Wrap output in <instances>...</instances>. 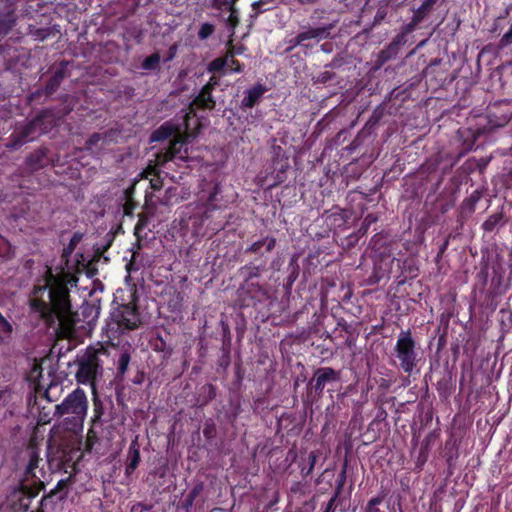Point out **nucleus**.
I'll use <instances>...</instances> for the list:
<instances>
[{
  "mask_svg": "<svg viewBox=\"0 0 512 512\" xmlns=\"http://www.w3.org/2000/svg\"><path fill=\"white\" fill-rule=\"evenodd\" d=\"M73 279L70 274H54L52 268L47 267L28 296L30 313L61 338L70 336L76 325L77 314L72 309L68 287Z\"/></svg>",
  "mask_w": 512,
  "mask_h": 512,
  "instance_id": "f257e3e1",
  "label": "nucleus"
},
{
  "mask_svg": "<svg viewBox=\"0 0 512 512\" xmlns=\"http://www.w3.org/2000/svg\"><path fill=\"white\" fill-rule=\"evenodd\" d=\"M222 190L219 183L207 184L202 189L198 202L187 207L185 218L181 222L191 229L194 236H205L208 232L216 234L230 222L231 214L222 202Z\"/></svg>",
  "mask_w": 512,
  "mask_h": 512,
  "instance_id": "f03ea898",
  "label": "nucleus"
},
{
  "mask_svg": "<svg viewBox=\"0 0 512 512\" xmlns=\"http://www.w3.org/2000/svg\"><path fill=\"white\" fill-rule=\"evenodd\" d=\"M88 410V399L85 391L81 388L74 389L60 404L55 406V417H65L66 428L76 431L83 427Z\"/></svg>",
  "mask_w": 512,
  "mask_h": 512,
  "instance_id": "7ed1b4c3",
  "label": "nucleus"
},
{
  "mask_svg": "<svg viewBox=\"0 0 512 512\" xmlns=\"http://www.w3.org/2000/svg\"><path fill=\"white\" fill-rule=\"evenodd\" d=\"M140 324L141 318L137 305L123 304L111 312L103 332L110 341L119 340L121 335L138 328Z\"/></svg>",
  "mask_w": 512,
  "mask_h": 512,
  "instance_id": "20e7f679",
  "label": "nucleus"
},
{
  "mask_svg": "<svg viewBox=\"0 0 512 512\" xmlns=\"http://www.w3.org/2000/svg\"><path fill=\"white\" fill-rule=\"evenodd\" d=\"M394 355L398 359V367L407 374H411L418 363L416 341L410 329L399 333L394 346Z\"/></svg>",
  "mask_w": 512,
  "mask_h": 512,
  "instance_id": "39448f33",
  "label": "nucleus"
},
{
  "mask_svg": "<svg viewBox=\"0 0 512 512\" xmlns=\"http://www.w3.org/2000/svg\"><path fill=\"white\" fill-rule=\"evenodd\" d=\"M78 369L76 372V380L80 384H89L92 391L95 392V381L102 374V363L98 355V351L88 348L83 355L78 358Z\"/></svg>",
  "mask_w": 512,
  "mask_h": 512,
  "instance_id": "423d86ee",
  "label": "nucleus"
},
{
  "mask_svg": "<svg viewBox=\"0 0 512 512\" xmlns=\"http://www.w3.org/2000/svg\"><path fill=\"white\" fill-rule=\"evenodd\" d=\"M69 65L70 61L67 60H61L59 63L52 65L49 69L50 75L44 86L31 92L27 97L28 102H37L42 96L50 98L59 89L63 80L70 76Z\"/></svg>",
  "mask_w": 512,
  "mask_h": 512,
  "instance_id": "0eeeda50",
  "label": "nucleus"
},
{
  "mask_svg": "<svg viewBox=\"0 0 512 512\" xmlns=\"http://www.w3.org/2000/svg\"><path fill=\"white\" fill-rule=\"evenodd\" d=\"M494 117L496 118L495 120L492 118L491 114L489 115V121H488L489 129H487V127L484 126L483 128H480V127H477L475 129L464 128V129L458 130V135H459L460 139L462 140V150L460 152V155H464V154L468 153L469 151H471L474 148L475 143H476L477 139L480 137V135L485 133L487 130H491V129L497 128V127H503L510 120V115H508V114H502L499 117H496V116H494Z\"/></svg>",
  "mask_w": 512,
  "mask_h": 512,
  "instance_id": "6e6552de",
  "label": "nucleus"
},
{
  "mask_svg": "<svg viewBox=\"0 0 512 512\" xmlns=\"http://www.w3.org/2000/svg\"><path fill=\"white\" fill-rule=\"evenodd\" d=\"M340 380V370H335L332 367H319L314 371L313 377L307 384V394L314 392L317 397H322L327 385L338 383Z\"/></svg>",
  "mask_w": 512,
  "mask_h": 512,
  "instance_id": "1a4fd4ad",
  "label": "nucleus"
},
{
  "mask_svg": "<svg viewBox=\"0 0 512 512\" xmlns=\"http://www.w3.org/2000/svg\"><path fill=\"white\" fill-rule=\"evenodd\" d=\"M189 115H185V132L178 134L174 137L167 147L168 153L173 155L175 161L186 162L189 159V148L188 145L192 139L197 136L196 132H189L188 125Z\"/></svg>",
  "mask_w": 512,
  "mask_h": 512,
  "instance_id": "9d476101",
  "label": "nucleus"
},
{
  "mask_svg": "<svg viewBox=\"0 0 512 512\" xmlns=\"http://www.w3.org/2000/svg\"><path fill=\"white\" fill-rule=\"evenodd\" d=\"M41 117H34L28 123H26L20 130L13 132L8 138V142L6 143V147L11 150H16L20 148L23 144L36 139L39 135H41L38 130L37 123L40 121Z\"/></svg>",
  "mask_w": 512,
  "mask_h": 512,
  "instance_id": "9b49d317",
  "label": "nucleus"
},
{
  "mask_svg": "<svg viewBox=\"0 0 512 512\" xmlns=\"http://www.w3.org/2000/svg\"><path fill=\"white\" fill-rule=\"evenodd\" d=\"M334 24L330 23L319 27H308L306 30L299 32L301 40V48L304 50L313 49L321 40L330 36Z\"/></svg>",
  "mask_w": 512,
  "mask_h": 512,
  "instance_id": "f8f14e48",
  "label": "nucleus"
},
{
  "mask_svg": "<svg viewBox=\"0 0 512 512\" xmlns=\"http://www.w3.org/2000/svg\"><path fill=\"white\" fill-rule=\"evenodd\" d=\"M373 259V271L369 276L368 283L370 285L378 284L384 278H390L391 272H394L397 260L394 256L375 257Z\"/></svg>",
  "mask_w": 512,
  "mask_h": 512,
  "instance_id": "ddd939ff",
  "label": "nucleus"
},
{
  "mask_svg": "<svg viewBox=\"0 0 512 512\" xmlns=\"http://www.w3.org/2000/svg\"><path fill=\"white\" fill-rule=\"evenodd\" d=\"M396 243L390 238L387 233L380 232L375 234L369 243L371 248V257H390L393 256V250Z\"/></svg>",
  "mask_w": 512,
  "mask_h": 512,
  "instance_id": "4468645a",
  "label": "nucleus"
},
{
  "mask_svg": "<svg viewBox=\"0 0 512 512\" xmlns=\"http://www.w3.org/2000/svg\"><path fill=\"white\" fill-rule=\"evenodd\" d=\"M239 296H247L252 300L262 302L269 297V291L265 284L259 280H243L238 288Z\"/></svg>",
  "mask_w": 512,
  "mask_h": 512,
  "instance_id": "2eb2a0df",
  "label": "nucleus"
},
{
  "mask_svg": "<svg viewBox=\"0 0 512 512\" xmlns=\"http://www.w3.org/2000/svg\"><path fill=\"white\" fill-rule=\"evenodd\" d=\"M267 259L255 257L250 263L240 267L239 274L243 280H259L261 274L267 270Z\"/></svg>",
  "mask_w": 512,
  "mask_h": 512,
  "instance_id": "dca6fc26",
  "label": "nucleus"
},
{
  "mask_svg": "<svg viewBox=\"0 0 512 512\" xmlns=\"http://www.w3.org/2000/svg\"><path fill=\"white\" fill-rule=\"evenodd\" d=\"M276 244V238L267 235L247 246L244 250V253L267 259L266 253H270L276 247Z\"/></svg>",
  "mask_w": 512,
  "mask_h": 512,
  "instance_id": "f3484780",
  "label": "nucleus"
},
{
  "mask_svg": "<svg viewBox=\"0 0 512 512\" xmlns=\"http://www.w3.org/2000/svg\"><path fill=\"white\" fill-rule=\"evenodd\" d=\"M113 131H107L104 133H93L85 142L84 150L90 154H99L103 151L104 145L112 141Z\"/></svg>",
  "mask_w": 512,
  "mask_h": 512,
  "instance_id": "a211bd4d",
  "label": "nucleus"
},
{
  "mask_svg": "<svg viewBox=\"0 0 512 512\" xmlns=\"http://www.w3.org/2000/svg\"><path fill=\"white\" fill-rule=\"evenodd\" d=\"M349 219V211L336 208L329 215H327L325 222L327 227L336 233L337 231H341L347 227Z\"/></svg>",
  "mask_w": 512,
  "mask_h": 512,
  "instance_id": "6ab92c4d",
  "label": "nucleus"
},
{
  "mask_svg": "<svg viewBox=\"0 0 512 512\" xmlns=\"http://www.w3.org/2000/svg\"><path fill=\"white\" fill-rule=\"evenodd\" d=\"M71 483V477H67L65 479H60L55 488L52 489L47 495H44L40 501V507L36 512H44L43 507L47 505L48 502L52 501L54 498L58 500H62L66 496V491L68 486Z\"/></svg>",
  "mask_w": 512,
  "mask_h": 512,
  "instance_id": "aec40b11",
  "label": "nucleus"
},
{
  "mask_svg": "<svg viewBox=\"0 0 512 512\" xmlns=\"http://www.w3.org/2000/svg\"><path fill=\"white\" fill-rule=\"evenodd\" d=\"M266 92L267 88L263 84L258 83L254 85L252 88L245 91V95L241 100L240 107L242 109L253 108L260 102Z\"/></svg>",
  "mask_w": 512,
  "mask_h": 512,
  "instance_id": "412c9836",
  "label": "nucleus"
},
{
  "mask_svg": "<svg viewBox=\"0 0 512 512\" xmlns=\"http://www.w3.org/2000/svg\"><path fill=\"white\" fill-rule=\"evenodd\" d=\"M438 0H424L422 4L414 11L411 21L407 23V30H416L417 26L422 23L432 12L434 5Z\"/></svg>",
  "mask_w": 512,
  "mask_h": 512,
  "instance_id": "4be33fe9",
  "label": "nucleus"
},
{
  "mask_svg": "<svg viewBox=\"0 0 512 512\" xmlns=\"http://www.w3.org/2000/svg\"><path fill=\"white\" fill-rule=\"evenodd\" d=\"M191 106H195L199 110H214L216 100L213 91L203 86L193 99Z\"/></svg>",
  "mask_w": 512,
  "mask_h": 512,
  "instance_id": "5701e85b",
  "label": "nucleus"
},
{
  "mask_svg": "<svg viewBox=\"0 0 512 512\" xmlns=\"http://www.w3.org/2000/svg\"><path fill=\"white\" fill-rule=\"evenodd\" d=\"M178 134H183L180 131V128L178 125L172 123V122H164L162 125H160L156 130H154L150 136L151 142H160L164 141L166 139H169L170 137L174 136L176 137Z\"/></svg>",
  "mask_w": 512,
  "mask_h": 512,
  "instance_id": "b1692460",
  "label": "nucleus"
},
{
  "mask_svg": "<svg viewBox=\"0 0 512 512\" xmlns=\"http://www.w3.org/2000/svg\"><path fill=\"white\" fill-rule=\"evenodd\" d=\"M141 461L140 446L137 438L134 439L128 448L127 462L125 467V476L130 477L137 469Z\"/></svg>",
  "mask_w": 512,
  "mask_h": 512,
  "instance_id": "393cba45",
  "label": "nucleus"
},
{
  "mask_svg": "<svg viewBox=\"0 0 512 512\" xmlns=\"http://www.w3.org/2000/svg\"><path fill=\"white\" fill-rule=\"evenodd\" d=\"M217 396V387L211 383L204 384L196 397V404L199 407L207 406Z\"/></svg>",
  "mask_w": 512,
  "mask_h": 512,
  "instance_id": "a878e982",
  "label": "nucleus"
},
{
  "mask_svg": "<svg viewBox=\"0 0 512 512\" xmlns=\"http://www.w3.org/2000/svg\"><path fill=\"white\" fill-rule=\"evenodd\" d=\"M37 123L38 130L41 134L48 133L55 125V113L53 109L46 108L41 110L35 117H41Z\"/></svg>",
  "mask_w": 512,
  "mask_h": 512,
  "instance_id": "bb28decb",
  "label": "nucleus"
},
{
  "mask_svg": "<svg viewBox=\"0 0 512 512\" xmlns=\"http://www.w3.org/2000/svg\"><path fill=\"white\" fill-rule=\"evenodd\" d=\"M377 220H378V217H377L376 214H373V213L367 214L365 216V218L363 219L362 224H361L358 232L357 233H352V234H350L347 237L348 245L349 246L355 245L358 242L359 238L364 236L367 233L369 227L373 223L377 222Z\"/></svg>",
  "mask_w": 512,
  "mask_h": 512,
  "instance_id": "cd10ccee",
  "label": "nucleus"
},
{
  "mask_svg": "<svg viewBox=\"0 0 512 512\" xmlns=\"http://www.w3.org/2000/svg\"><path fill=\"white\" fill-rule=\"evenodd\" d=\"M59 33V30L55 27H36L29 25L28 35H30L36 41H44L51 37H55Z\"/></svg>",
  "mask_w": 512,
  "mask_h": 512,
  "instance_id": "c85d7f7f",
  "label": "nucleus"
},
{
  "mask_svg": "<svg viewBox=\"0 0 512 512\" xmlns=\"http://www.w3.org/2000/svg\"><path fill=\"white\" fill-rule=\"evenodd\" d=\"M287 270H288V275L285 279L283 287L287 293H290L293 284L295 283V281L297 280V278L299 276V271H300V268L298 265V259L296 256L291 257V259L288 263Z\"/></svg>",
  "mask_w": 512,
  "mask_h": 512,
  "instance_id": "c756f323",
  "label": "nucleus"
},
{
  "mask_svg": "<svg viewBox=\"0 0 512 512\" xmlns=\"http://www.w3.org/2000/svg\"><path fill=\"white\" fill-rule=\"evenodd\" d=\"M47 157L46 149H38L31 153L26 158V165L32 171H36L45 166V159Z\"/></svg>",
  "mask_w": 512,
  "mask_h": 512,
  "instance_id": "7c9ffc66",
  "label": "nucleus"
},
{
  "mask_svg": "<svg viewBox=\"0 0 512 512\" xmlns=\"http://www.w3.org/2000/svg\"><path fill=\"white\" fill-rule=\"evenodd\" d=\"M32 482L33 484H39L41 487H43V482H41L40 478L36 475V472L35 470H29V466H26L25 468V471H24V477L23 479L21 480V488L22 489H28V496H27V500H31L32 498H34L36 495H37V491L34 492L32 491L31 489H29L27 487V485L24 483V482Z\"/></svg>",
  "mask_w": 512,
  "mask_h": 512,
  "instance_id": "2f4dec72",
  "label": "nucleus"
},
{
  "mask_svg": "<svg viewBox=\"0 0 512 512\" xmlns=\"http://www.w3.org/2000/svg\"><path fill=\"white\" fill-rule=\"evenodd\" d=\"M135 186L131 185L124 190L123 193V214L125 216H133V212L137 207V203L134 200Z\"/></svg>",
  "mask_w": 512,
  "mask_h": 512,
  "instance_id": "473e14b6",
  "label": "nucleus"
},
{
  "mask_svg": "<svg viewBox=\"0 0 512 512\" xmlns=\"http://www.w3.org/2000/svg\"><path fill=\"white\" fill-rule=\"evenodd\" d=\"M396 266L404 268V275H406L407 280L413 279L417 277L418 275V268L415 266L413 259L405 258L401 259L399 258L397 260Z\"/></svg>",
  "mask_w": 512,
  "mask_h": 512,
  "instance_id": "72a5a7b5",
  "label": "nucleus"
},
{
  "mask_svg": "<svg viewBox=\"0 0 512 512\" xmlns=\"http://www.w3.org/2000/svg\"><path fill=\"white\" fill-rule=\"evenodd\" d=\"M348 461L344 460L341 471L337 475L336 486L333 495L340 497L347 480Z\"/></svg>",
  "mask_w": 512,
  "mask_h": 512,
  "instance_id": "f704fd0d",
  "label": "nucleus"
},
{
  "mask_svg": "<svg viewBox=\"0 0 512 512\" xmlns=\"http://www.w3.org/2000/svg\"><path fill=\"white\" fill-rule=\"evenodd\" d=\"M399 51L400 50H398L395 46L389 43L388 46H386L379 52L378 62L382 65L391 59H395L398 56Z\"/></svg>",
  "mask_w": 512,
  "mask_h": 512,
  "instance_id": "c9c22d12",
  "label": "nucleus"
},
{
  "mask_svg": "<svg viewBox=\"0 0 512 512\" xmlns=\"http://www.w3.org/2000/svg\"><path fill=\"white\" fill-rule=\"evenodd\" d=\"M480 199L481 193L478 190H475L463 200L461 207L464 211L473 213L475 211L476 204Z\"/></svg>",
  "mask_w": 512,
  "mask_h": 512,
  "instance_id": "e433bc0d",
  "label": "nucleus"
},
{
  "mask_svg": "<svg viewBox=\"0 0 512 512\" xmlns=\"http://www.w3.org/2000/svg\"><path fill=\"white\" fill-rule=\"evenodd\" d=\"M160 54L155 52L149 56H147L141 63V68L146 71H153L159 69L160 64Z\"/></svg>",
  "mask_w": 512,
  "mask_h": 512,
  "instance_id": "4c0bfd02",
  "label": "nucleus"
},
{
  "mask_svg": "<svg viewBox=\"0 0 512 512\" xmlns=\"http://www.w3.org/2000/svg\"><path fill=\"white\" fill-rule=\"evenodd\" d=\"M230 409L226 413V419L230 424H234L242 412L241 403L239 400H231L229 402Z\"/></svg>",
  "mask_w": 512,
  "mask_h": 512,
  "instance_id": "58836bf2",
  "label": "nucleus"
},
{
  "mask_svg": "<svg viewBox=\"0 0 512 512\" xmlns=\"http://www.w3.org/2000/svg\"><path fill=\"white\" fill-rule=\"evenodd\" d=\"M131 360L130 353L124 351L120 354L117 361V377H123L128 370V366Z\"/></svg>",
  "mask_w": 512,
  "mask_h": 512,
  "instance_id": "ea45409f",
  "label": "nucleus"
},
{
  "mask_svg": "<svg viewBox=\"0 0 512 512\" xmlns=\"http://www.w3.org/2000/svg\"><path fill=\"white\" fill-rule=\"evenodd\" d=\"M149 223V217L146 213H140L138 215V221L134 227V235L137 238L138 243L142 239L141 233L146 229Z\"/></svg>",
  "mask_w": 512,
  "mask_h": 512,
  "instance_id": "a19ab883",
  "label": "nucleus"
},
{
  "mask_svg": "<svg viewBox=\"0 0 512 512\" xmlns=\"http://www.w3.org/2000/svg\"><path fill=\"white\" fill-rule=\"evenodd\" d=\"M414 30H407V24L404 25L402 28H401V31L392 39V41L390 42L393 46H395L398 50H400V48L402 46H404L407 42V36L409 34H411Z\"/></svg>",
  "mask_w": 512,
  "mask_h": 512,
  "instance_id": "79ce46f5",
  "label": "nucleus"
},
{
  "mask_svg": "<svg viewBox=\"0 0 512 512\" xmlns=\"http://www.w3.org/2000/svg\"><path fill=\"white\" fill-rule=\"evenodd\" d=\"M386 497L385 491H381L376 497L371 498L365 507V512H382L378 506L382 504Z\"/></svg>",
  "mask_w": 512,
  "mask_h": 512,
  "instance_id": "37998d69",
  "label": "nucleus"
},
{
  "mask_svg": "<svg viewBox=\"0 0 512 512\" xmlns=\"http://www.w3.org/2000/svg\"><path fill=\"white\" fill-rule=\"evenodd\" d=\"M228 65V58L218 57L212 60L207 67L209 72H220Z\"/></svg>",
  "mask_w": 512,
  "mask_h": 512,
  "instance_id": "c03bdc74",
  "label": "nucleus"
},
{
  "mask_svg": "<svg viewBox=\"0 0 512 512\" xmlns=\"http://www.w3.org/2000/svg\"><path fill=\"white\" fill-rule=\"evenodd\" d=\"M502 220L503 215L501 213L493 214L483 223V229L488 232L493 231L498 224L502 223Z\"/></svg>",
  "mask_w": 512,
  "mask_h": 512,
  "instance_id": "a18cd8bd",
  "label": "nucleus"
},
{
  "mask_svg": "<svg viewBox=\"0 0 512 512\" xmlns=\"http://www.w3.org/2000/svg\"><path fill=\"white\" fill-rule=\"evenodd\" d=\"M93 422H97L101 419L102 415L104 414V408L101 400L98 398L97 392H93Z\"/></svg>",
  "mask_w": 512,
  "mask_h": 512,
  "instance_id": "49530a36",
  "label": "nucleus"
},
{
  "mask_svg": "<svg viewBox=\"0 0 512 512\" xmlns=\"http://www.w3.org/2000/svg\"><path fill=\"white\" fill-rule=\"evenodd\" d=\"M390 277H393L398 287L403 286L407 282V277L404 275V268L395 266L394 272H391Z\"/></svg>",
  "mask_w": 512,
  "mask_h": 512,
  "instance_id": "de8ad7c7",
  "label": "nucleus"
},
{
  "mask_svg": "<svg viewBox=\"0 0 512 512\" xmlns=\"http://www.w3.org/2000/svg\"><path fill=\"white\" fill-rule=\"evenodd\" d=\"M215 31V26L211 23H203L201 26H200V29L198 31V38L200 40H205L207 38H209Z\"/></svg>",
  "mask_w": 512,
  "mask_h": 512,
  "instance_id": "09e8293b",
  "label": "nucleus"
},
{
  "mask_svg": "<svg viewBox=\"0 0 512 512\" xmlns=\"http://www.w3.org/2000/svg\"><path fill=\"white\" fill-rule=\"evenodd\" d=\"M226 58H228L227 66L230 68V71L235 73L243 72V65L237 59L234 58L233 52H228Z\"/></svg>",
  "mask_w": 512,
  "mask_h": 512,
  "instance_id": "8fccbe9b",
  "label": "nucleus"
},
{
  "mask_svg": "<svg viewBox=\"0 0 512 512\" xmlns=\"http://www.w3.org/2000/svg\"><path fill=\"white\" fill-rule=\"evenodd\" d=\"M42 459L40 458L39 452L37 449H31L29 451V460L27 466H29V470H35L39 467V462Z\"/></svg>",
  "mask_w": 512,
  "mask_h": 512,
  "instance_id": "3c124183",
  "label": "nucleus"
},
{
  "mask_svg": "<svg viewBox=\"0 0 512 512\" xmlns=\"http://www.w3.org/2000/svg\"><path fill=\"white\" fill-rule=\"evenodd\" d=\"M203 435L207 440H212L216 436V426L212 420H207L204 423Z\"/></svg>",
  "mask_w": 512,
  "mask_h": 512,
  "instance_id": "603ef678",
  "label": "nucleus"
},
{
  "mask_svg": "<svg viewBox=\"0 0 512 512\" xmlns=\"http://www.w3.org/2000/svg\"><path fill=\"white\" fill-rule=\"evenodd\" d=\"M238 0H213L212 7L218 10H230Z\"/></svg>",
  "mask_w": 512,
  "mask_h": 512,
  "instance_id": "864d4df0",
  "label": "nucleus"
},
{
  "mask_svg": "<svg viewBox=\"0 0 512 512\" xmlns=\"http://www.w3.org/2000/svg\"><path fill=\"white\" fill-rule=\"evenodd\" d=\"M169 161H175L173 155L168 153V150L160 151L156 154V164L158 166H164Z\"/></svg>",
  "mask_w": 512,
  "mask_h": 512,
  "instance_id": "5fc2aeb1",
  "label": "nucleus"
},
{
  "mask_svg": "<svg viewBox=\"0 0 512 512\" xmlns=\"http://www.w3.org/2000/svg\"><path fill=\"white\" fill-rule=\"evenodd\" d=\"M169 161H175L173 155L168 153V150L160 151L156 154V164L158 166H164Z\"/></svg>",
  "mask_w": 512,
  "mask_h": 512,
  "instance_id": "6e6d98bb",
  "label": "nucleus"
},
{
  "mask_svg": "<svg viewBox=\"0 0 512 512\" xmlns=\"http://www.w3.org/2000/svg\"><path fill=\"white\" fill-rule=\"evenodd\" d=\"M317 458H318V456H317L316 452H314V451L310 452V454L308 456V460L310 462V467H308V468L303 467L301 470V473L304 477H306L312 473V471L315 467V464L317 462Z\"/></svg>",
  "mask_w": 512,
  "mask_h": 512,
  "instance_id": "4d7b16f0",
  "label": "nucleus"
},
{
  "mask_svg": "<svg viewBox=\"0 0 512 512\" xmlns=\"http://www.w3.org/2000/svg\"><path fill=\"white\" fill-rule=\"evenodd\" d=\"M81 235L79 233H74V235L71 237L67 247L64 248V254H70L74 251V249L76 248L77 244L80 242L81 240Z\"/></svg>",
  "mask_w": 512,
  "mask_h": 512,
  "instance_id": "13d9d810",
  "label": "nucleus"
},
{
  "mask_svg": "<svg viewBox=\"0 0 512 512\" xmlns=\"http://www.w3.org/2000/svg\"><path fill=\"white\" fill-rule=\"evenodd\" d=\"M512 44V24L499 40V47L504 48Z\"/></svg>",
  "mask_w": 512,
  "mask_h": 512,
  "instance_id": "bf43d9fd",
  "label": "nucleus"
},
{
  "mask_svg": "<svg viewBox=\"0 0 512 512\" xmlns=\"http://www.w3.org/2000/svg\"><path fill=\"white\" fill-rule=\"evenodd\" d=\"M11 29L10 21L5 17H0V39L5 37Z\"/></svg>",
  "mask_w": 512,
  "mask_h": 512,
  "instance_id": "052dcab7",
  "label": "nucleus"
},
{
  "mask_svg": "<svg viewBox=\"0 0 512 512\" xmlns=\"http://www.w3.org/2000/svg\"><path fill=\"white\" fill-rule=\"evenodd\" d=\"M427 456H428L427 447L422 446L419 450V454H418L417 461H416L417 468H419V469L422 468V466L427 461Z\"/></svg>",
  "mask_w": 512,
  "mask_h": 512,
  "instance_id": "680f3d73",
  "label": "nucleus"
},
{
  "mask_svg": "<svg viewBox=\"0 0 512 512\" xmlns=\"http://www.w3.org/2000/svg\"><path fill=\"white\" fill-rule=\"evenodd\" d=\"M204 490V483L202 481L197 482L192 489L189 491L188 495L195 500L197 497L203 492Z\"/></svg>",
  "mask_w": 512,
  "mask_h": 512,
  "instance_id": "e2e57ef3",
  "label": "nucleus"
},
{
  "mask_svg": "<svg viewBox=\"0 0 512 512\" xmlns=\"http://www.w3.org/2000/svg\"><path fill=\"white\" fill-rule=\"evenodd\" d=\"M222 351H223V354H222V356H221V357H220V359H219V365H220L221 367L226 368V367H228V366H229V364H230V351H229V349H228V348H226V347H224V346H223V348H222Z\"/></svg>",
  "mask_w": 512,
  "mask_h": 512,
  "instance_id": "0e129e2a",
  "label": "nucleus"
},
{
  "mask_svg": "<svg viewBox=\"0 0 512 512\" xmlns=\"http://www.w3.org/2000/svg\"><path fill=\"white\" fill-rule=\"evenodd\" d=\"M230 11V15L228 17V24L235 28L238 24H239V17H238V12L235 8V6L229 10Z\"/></svg>",
  "mask_w": 512,
  "mask_h": 512,
  "instance_id": "69168bd1",
  "label": "nucleus"
},
{
  "mask_svg": "<svg viewBox=\"0 0 512 512\" xmlns=\"http://www.w3.org/2000/svg\"><path fill=\"white\" fill-rule=\"evenodd\" d=\"M287 44H288V47L286 48V52H290L293 49H295L296 47H301V40H300L299 33L296 36L290 38L287 41Z\"/></svg>",
  "mask_w": 512,
  "mask_h": 512,
  "instance_id": "338daca9",
  "label": "nucleus"
},
{
  "mask_svg": "<svg viewBox=\"0 0 512 512\" xmlns=\"http://www.w3.org/2000/svg\"><path fill=\"white\" fill-rule=\"evenodd\" d=\"M334 77V73L333 72H330V71H324V72H321L317 78H316V82L318 83H322V84H325L329 81H331Z\"/></svg>",
  "mask_w": 512,
  "mask_h": 512,
  "instance_id": "774afa93",
  "label": "nucleus"
}]
</instances>
